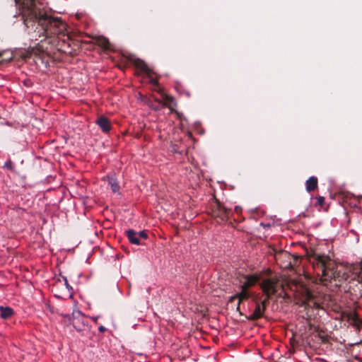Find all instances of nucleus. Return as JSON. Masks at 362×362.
Segmentation results:
<instances>
[{
    "label": "nucleus",
    "mask_w": 362,
    "mask_h": 362,
    "mask_svg": "<svg viewBox=\"0 0 362 362\" xmlns=\"http://www.w3.org/2000/svg\"><path fill=\"white\" fill-rule=\"evenodd\" d=\"M234 211L236 214H240L242 212V208L240 206H237L235 207Z\"/></svg>",
    "instance_id": "26"
},
{
    "label": "nucleus",
    "mask_w": 362,
    "mask_h": 362,
    "mask_svg": "<svg viewBox=\"0 0 362 362\" xmlns=\"http://www.w3.org/2000/svg\"><path fill=\"white\" fill-rule=\"evenodd\" d=\"M37 22L47 37L57 35L65 29V24L58 17H53L42 9L37 0H24V24Z\"/></svg>",
    "instance_id": "1"
},
{
    "label": "nucleus",
    "mask_w": 362,
    "mask_h": 362,
    "mask_svg": "<svg viewBox=\"0 0 362 362\" xmlns=\"http://www.w3.org/2000/svg\"><path fill=\"white\" fill-rule=\"evenodd\" d=\"M235 299H238V297H235V295L232 296L230 298H229V302H233L234 300Z\"/></svg>",
    "instance_id": "29"
},
{
    "label": "nucleus",
    "mask_w": 362,
    "mask_h": 362,
    "mask_svg": "<svg viewBox=\"0 0 362 362\" xmlns=\"http://www.w3.org/2000/svg\"><path fill=\"white\" fill-rule=\"evenodd\" d=\"M4 167L6 168V169L11 170V171H14L13 163V162L11 160H7L5 163Z\"/></svg>",
    "instance_id": "23"
},
{
    "label": "nucleus",
    "mask_w": 362,
    "mask_h": 362,
    "mask_svg": "<svg viewBox=\"0 0 362 362\" xmlns=\"http://www.w3.org/2000/svg\"><path fill=\"white\" fill-rule=\"evenodd\" d=\"M160 94L163 100V105L168 107L171 111H173L174 107L177 106V103L175 98L170 95H167L163 91L162 88L156 90Z\"/></svg>",
    "instance_id": "12"
},
{
    "label": "nucleus",
    "mask_w": 362,
    "mask_h": 362,
    "mask_svg": "<svg viewBox=\"0 0 362 362\" xmlns=\"http://www.w3.org/2000/svg\"><path fill=\"white\" fill-rule=\"evenodd\" d=\"M152 74H150L149 75H146L148 76V78H149V83L154 86L153 88V90L155 91H157L156 90H158L159 88H160L159 87V84H158V81L157 79H156L155 78H153L152 76Z\"/></svg>",
    "instance_id": "21"
},
{
    "label": "nucleus",
    "mask_w": 362,
    "mask_h": 362,
    "mask_svg": "<svg viewBox=\"0 0 362 362\" xmlns=\"http://www.w3.org/2000/svg\"><path fill=\"white\" fill-rule=\"evenodd\" d=\"M24 283H25V284H26V285H28V289L30 291H31V287H32V285H31L30 282L24 281Z\"/></svg>",
    "instance_id": "30"
},
{
    "label": "nucleus",
    "mask_w": 362,
    "mask_h": 362,
    "mask_svg": "<svg viewBox=\"0 0 362 362\" xmlns=\"http://www.w3.org/2000/svg\"><path fill=\"white\" fill-rule=\"evenodd\" d=\"M108 185L110 186L113 192H117L119 190V186L115 175L107 176Z\"/></svg>",
    "instance_id": "16"
},
{
    "label": "nucleus",
    "mask_w": 362,
    "mask_h": 362,
    "mask_svg": "<svg viewBox=\"0 0 362 362\" xmlns=\"http://www.w3.org/2000/svg\"><path fill=\"white\" fill-rule=\"evenodd\" d=\"M154 110H159V107H154Z\"/></svg>",
    "instance_id": "33"
},
{
    "label": "nucleus",
    "mask_w": 362,
    "mask_h": 362,
    "mask_svg": "<svg viewBox=\"0 0 362 362\" xmlns=\"http://www.w3.org/2000/svg\"><path fill=\"white\" fill-rule=\"evenodd\" d=\"M129 62L136 67L137 70L145 73L146 75L154 74V72L147 66L143 60L139 58L129 57Z\"/></svg>",
    "instance_id": "10"
},
{
    "label": "nucleus",
    "mask_w": 362,
    "mask_h": 362,
    "mask_svg": "<svg viewBox=\"0 0 362 362\" xmlns=\"http://www.w3.org/2000/svg\"><path fill=\"white\" fill-rule=\"evenodd\" d=\"M317 178L315 176H312L309 177L305 182L306 190L308 192H311L317 188Z\"/></svg>",
    "instance_id": "15"
},
{
    "label": "nucleus",
    "mask_w": 362,
    "mask_h": 362,
    "mask_svg": "<svg viewBox=\"0 0 362 362\" xmlns=\"http://www.w3.org/2000/svg\"><path fill=\"white\" fill-rule=\"evenodd\" d=\"M15 3L18 10V16L23 18V0H15Z\"/></svg>",
    "instance_id": "22"
},
{
    "label": "nucleus",
    "mask_w": 362,
    "mask_h": 362,
    "mask_svg": "<svg viewBox=\"0 0 362 362\" xmlns=\"http://www.w3.org/2000/svg\"><path fill=\"white\" fill-rule=\"evenodd\" d=\"M317 204H318L320 206H323V204H324V203H325V197L320 196V197H318L317 198Z\"/></svg>",
    "instance_id": "25"
},
{
    "label": "nucleus",
    "mask_w": 362,
    "mask_h": 362,
    "mask_svg": "<svg viewBox=\"0 0 362 362\" xmlns=\"http://www.w3.org/2000/svg\"><path fill=\"white\" fill-rule=\"evenodd\" d=\"M98 330L100 332L103 333L107 330V329L104 326L101 325L98 327Z\"/></svg>",
    "instance_id": "27"
},
{
    "label": "nucleus",
    "mask_w": 362,
    "mask_h": 362,
    "mask_svg": "<svg viewBox=\"0 0 362 362\" xmlns=\"http://www.w3.org/2000/svg\"><path fill=\"white\" fill-rule=\"evenodd\" d=\"M230 209L226 208L220 202H217L216 205L213 209V215L219 218L221 221H228L230 216Z\"/></svg>",
    "instance_id": "8"
},
{
    "label": "nucleus",
    "mask_w": 362,
    "mask_h": 362,
    "mask_svg": "<svg viewBox=\"0 0 362 362\" xmlns=\"http://www.w3.org/2000/svg\"><path fill=\"white\" fill-rule=\"evenodd\" d=\"M293 286H295V291L299 292L304 300H310L313 298V294L311 291L300 282H294Z\"/></svg>",
    "instance_id": "11"
},
{
    "label": "nucleus",
    "mask_w": 362,
    "mask_h": 362,
    "mask_svg": "<svg viewBox=\"0 0 362 362\" xmlns=\"http://www.w3.org/2000/svg\"><path fill=\"white\" fill-rule=\"evenodd\" d=\"M276 284L277 281L276 279H266L259 284V286L264 295L267 296L268 298H272L276 293Z\"/></svg>",
    "instance_id": "6"
},
{
    "label": "nucleus",
    "mask_w": 362,
    "mask_h": 362,
    "mask_svg": "<svg viewBox=\"0 0 362 362\" xmlns=\"http://www.w3.org/2000/svg\"><path fill=\"white\" fill-rule=\"evenodd\" d=\"M65 285L69 290H72V287L68 284L67 279L64 278Z\"/></svg>",
    "instance_id": "28"
},
{
    "label": "nucleus",
    "mask_w": 362,
    "mask_h": 362,
    "mask_svg": "<svg viewBox=\"0 0 362 362\" xmlns=\"http://www.w3.org/2000/svg\"><path fill=\"white\" fill-rule=\"evenodd\" d=\"M240 292L235 294V297H238V303L237 306V310H240V306L242 302L249 299L251 297H254V293L248 290L239 288Z\"/></svg>",
    "instance_id": "13"
},
{
    "label": "nucleus",
    "mask_w": 362,
    "mask_h": 362,
    "mask_svg": "<svg viewBox=\"0 0 362 362\" xmlns=\"http://www.w3.org/2000/svg\"><path fill=\"white\" fill-rule=\"evenodd\" d=\"M238 288L248 290L254 286L260 280V276L257 274H240L237 276Z\"/></svg>",
    "instance_id": "4"
},
{
    "label": "nucleus",
    "mask_w": 362,
    "mask_h": 362,
    "mask_svg": "<svg viewBox=\"0 0 362 362\" xmlns=\"http://www.w3.org/2000/svg\"><path fill=\"white\" fill-rule=\"evenodd\" d=\"M78 319H74L73 320V326L75 329L78 332H83L85 330L86 323L82 320L81 323H79Z\"/></svg>",
    "instance_id": "19"
},
{
    "label": "nucleus",
    "mask_w": 362,
    "mask_h": 362,
    "mask_svg": "<svg viewBox=\"0 0 362 362\" xmlns=\"http://www.w3.org/2000/svg\"><path fill=\"white\" fill-rule=\"evenodd\" d=\"M125 233L129 241L134 245H142L141 240H146L148 238V234L144 230L136 232L134 230L129 229Z\"/></svg>",
    "instance_id": "7"
},
{
    "label": "nucleus",
    "mask_w": 362,
    "mask_h": 362,
    "mask_svg": "<svg viewBox=\"0 0 362 362\" xmlns=\"http://www.w3.org/2000/svg\"><path fill=\"white\" fill-rule=\"evenodd\" d=\"M96 44L99 47H100L105 49H108L110 48V42H109L108 39H107L106 37H103V36L98 37L96 39Z\"/></svg>",
    "instance_id": "18"
},
{
    "label": "nucleus",
    "mask_w": 362,
    "mask_h": 362,
    "mask_svg": "<svg viewBox=\"0 0 362 362\" xmlns=\"http://www.w3.org/2000/svg\"><path fill=\"white\" fill-rule=\"evenodd\" d=\"M32 57H34L36 64H38V61H40L42 64L45 65L48 64L49 55L45 52L42 44L38 43L37 46L30 47L26 52H24V60Z\"/></svg>",
    "instance_id": "3"
},
{
    "label": "nucleus",
    "mask_w": 362,
    "mask_h": 362,
    "mask_svg": "<svg viewBox=\"0 0 362 362\" xmlns=\"http://www.w3.org/2000/svg\"><path fill=\"white\" fill-rule=\"evenodd\" d=\"M12 59V54L9 52H0V63L9 62Z\"/></svg>",
    "instance_id": "20"
},
{
    "label": "nucleus",
    "mask_w": 362,
    "mask_h": 362,
    "mask_svg": "<svg viewBox=\"0 0 362 362\" xmlns=\"http://www.w3.org/2000/svg\"><path fill=\"white\" fill-rule=\"evenodd\" d=\"M95 122L104 133L109 132L112 128L110 119L104 115L100 116Z\"/></svg>",
    "instance_id": "14"
},
{
    "label": "nucleus",
    "mask_w": 362,
    "mask_h": 362,
    "mask_svg": "<svg viewBox=\"0 0 362 362\" xmlns=\"http://www.w3.org/2000/svg\"><path fill=\"white\" fill-rule=\"evenodd\" d=\"M340 316L342 320H346L349 323V325L356 327L357 329H360L362 327V320L359 318L358 315L355 311H342L340 314Z\"/></svg>",
    "instance_id": "5"
},
{
    "label": "nucleus",
    "mask_w": 362,
    "mask_h": 362,
    "mask_svg": "<svg viewBox=\"0 0 362 362\" xmlns=\"http://www.w3.org/2000/svg\"><path fill=\"white\" fill-rule=\"evenodd\" d=\"M310 261L316 275L324 285L332 281L335 282L336 286L340 285L348 276V274L343 269H339V267L327 255L313 254L310 257Z\"/></svg>",
    "instance_id": "2"
},
{
    "label": "nucleus",
    "mask_w": 362,
    "mask_h": 362,
    "mask_svg": "<svg viewBox=\"0 0 362 362\" xmlns=\"http://www.w3.org/2000/svg\"><path fill=\"white\" fill-rule=\"evenodd\" d=\"M155 101L158 103H162V101L160 99L157 98H155Z\"/></svg>",
    "instance_id": "31"
},
{
    "label": "nucleus",
    "mask_w": 362,
    "mask_h": 362,
    "mask_svg": "<svg viewBox=\"0 0 362 362\" xmlns=\"http://www.w3.org/2000/svg\"><path fill=\"white\" fill-rule=\"evenodd\" d=\"M258 295L254 296L252 298V301L255 304V309L253 313L247 317V320L250 321H255L264 316L266 308L259 303L258 301Z\"/></svg>",
    "instance_id": "9"
},
{
    "label": "nucleus",
    "mask_w": 362,
    "mask_h": 362,
    "mask_svg": "<svg viewBox=\"0 0 362 362\" xmlns=\"http://www.w3.org/2000/svg\"><path fill=\"white\" fill-rule=\"evenodd\" d=\"M1 317L3 319H8L13 314V310L10 307L0 306Z\"/></svg>",
    "instance_id": "17"
},
{
    "label": "nucleus",
    "mask_w": 362,
    "mask_h": 362,
    "mask_svg": "<svg viewBox=\"0 0 362 362\" xmlns=\"http://www.w3.org/2000/svg\"><path fill=\"white\" fill-rule=\"evenodd\" d=\"M265 296L264 299V300H262L261 302H259V303H260L261 305H262L266 308V307H267V305H268L269 301V300H270V298H267V296Z\"/></svg>",
    "instance_id": "24"
},
{
    "label": "nucleus",
    "mask_w": 362,
    "mask_h": 362,
    "mask_svg": "<svg viewBox=\"0 0 362 362\" xmlns=\"http://www.w3.org/2000/svg\"><path fill=\"white\" fill-rule=\"evenodd\" d=\"M23 84H24V86H28V83H27L26 80H25V79H24Z\"/></svg>",
    "instance_id": "32"
}]
</instances>
